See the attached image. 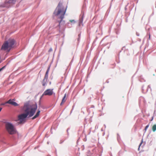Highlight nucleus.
Masks as SVG:
<instances>
[{
  "label": "nucleus",
  "instance_id": "f257e3e1",
  "mask_svg": "<svg viewBox=\"0 0 156 156\" xmlns=\"http://www.w3.org/2000/svg\"><path fill=\"white\" fill-rule=\"evenodd\" d=\"M37 108V105L36 104L30 105L28 102L25 103L23 107L21 109V110L25 113L21 114L18 116L19 120L22 122L28 115L29 117H32L34 114Z\"/></svg>",
  "mask_w": 156,
  "mask_h": 156
},
{
  "label": "nucleus",
  "instance_id": "f03ea898",
  "mask_svg": "<svg viewBox=\"0 0 156 156\" xmlns=\"http://www.w3.org/2000/svg\"><path fill=\"white\" fill-rule=\"evenodd\" d=\"M67 8L66 6H65L63 5L62 2L60 1L54 12V16L61 20L59 22V24H60L62 20L64 18Z\"/></svg>",
  "mask_w": 156,
  "mask_h": 156
},
{
  "label": "nucleus",
  "instance_id": "7ed1b4c3",
  "mask_svg": "<svg viewBox=\"0 0 156 156\" xmlns=\"http://www.w3.org/2000/svg\"><path fill=\"white\" fill-rule=\"evenodd\" d=\"M15 41L14 39L10 38L5 41L2 44L1 49L2 50L9 52L13 47Z\"/></svg>",
  "mask_w": 156,
  "mask_h": 156
},
{
  "label": "nucleus",
  "instance_id": "20e7f679",
  "mask_svg": "<svg viewBox=\"0 0 156 156\" xmlns=\"http://www.w3.org/2000/svg\"><path fill=\"white\" fill-rule=\"evenodd\" d=\"M5 127L6 130L10 134H15L16 132V130L13 124L9 122L5 124Z\"/></svg>",
  "mask_w": 156,
  "mask_h": 156
},
{
  "label": "nucleus",
  "instance_id": "39448f33",
  "mask_svg": "<svg viewBox=\"0 0 156 156\" xmlns=\"http://www.w3.org/2000/svg\"><path fill=\"white\" fill-rule=\"evenodd\" d=\"M53 89H48L46 90L43 93L42 97L44 95L51 96L54 94Z\"/></svg>",
  "mask_w": 156,
  "mask_h": 156
},
{
  "label": "nucleus",
  "instance_id": "423d86ee",
  "mask_svg": "<svg viewBox=\"0 0 156 156\" xmlns=\"http://www.w3.org/2000/svg\"><path fill=\"white\" fill-rule=\"evenodd\" d=\"M13 100H14V99H10L8 101L6 102L5 103H8L9 104H10L15 106H18V104L16 102L14 101H13Z\"/></svg>",
  "mask_w": 156,
  "mask_h": 156
},
{
  "label": "nucleus",
  "instance_id": "0eeeda50",
  "mask_svg": "<svg viewBox=\"0 0 156 156\" xmlns=\"http://www.w3.org/2000/svg\"><path fill=\"white\" fill-rule=\"evenodd\" d=\"M48 72H46L44 78L42 82V85L43 86H45L46 84V82L48 78Z\"/></svg>",
  "mask_w": 156,
  "mask_h": 156
},
{
  "label": "nucleus",
  "instance_id": "6e6552de",
  "mask_svg": "<svg viewBox=\"0 0 156 156\" xmlns=\"http://www.w3.org/2000/svg\"><path fill=\"white\" fill-rule=\"evenodd\" d=\"M66 94H65L64 95V96L63 97L62 100V102L60 104V105H62L66 101Z\"/></svg>",
  "mask_w": 156,
  "mask_h": 156
},
{
  "label": "nucleus",
  "instance_id": "1a4fd4ad",
  "mask_svg": "<svg viewBox=\"0 0 156 156\" xmlns=\"http://www.w3.org/2000/svg\"><path fill=\"white\" fill-rule=\"evenodd\" d=\"M40 110H38L36 114L35 115V116H34L33 118L32 119H34L37 117L39 115L40 113Z\"/></svg>",
  "mask_w": 156,
  "mask_h": 156
},
{
  "label": "nucleus",
  "instance_id": "9d476101",
  "mask_svg": "<svg viewBox=\"0 0 156 156\" xmlns=\"http://www.w3.org/2000/svg\"><path fill=\"white\" fill-rule=\"evenodd\" d=\"M16 1V0H9L8 2H7L6 3H12L14 4Z\"/></svg>",
  "mask_w": 156,
  "mask_h": 156
},
{
  "label": "nucleus",
  "instance_id": "9b49d317",
  "mask_svg": "<svg viewBox=\"0 0 156 156\" xmlns=\"http://www.w3.org/2000/svg\"><path fill=\"white\" fill-rule=\"evenodd\" d=\"M152 130L154 132L156 130V125H154L152 127Z\"/></svg>",
  "mask_w": 156,
  "mask_h": 156
},
{
  "label": "nucleus",
  "instance_id": "f8f14e48",
  "mask_svg": "<svg viewBox=\"0 0 156 156\" xmlns=\"http://www.w3.org/2000/svg\"><path fill=\"white\" fill-rule=\"evenodd\" d=\"M83 21V18H82L81 20L80 21L79 23V25L80 26L81 25H83L82 23Z\"/></svg>",
  "mask_w": 156,
  "mask_h": 156
},
{
  "label": "nucleus",
  "instance_id": "ddd939ff",
  "mask_svg": "<svg viewBox=\"0 0 156 156\" xmlns=\"http://www.w3.org/2000/svg\"><path fill=\"white\" fill-rule=\"evenodd\" d=\"M149 124L147 125L145 127V131H146L147 129L148 128V127L149 126Z\"/></svg>",
  "mask_w": 156,
  "mask_h": 156
},
{
  "label": "nucleus",
  "instance_id": "4468645a",
  "mask_svg": "<svg viewBox=\"0 0 156 156\" xmlns=\"http://www.w3.org/2000/svg\"><path fill=\"white\" fill-rule=\"evenodd\" d=\"M142 142H143V140H142V141H141V142L140 143V144L139 145V147L138 149V150L139 149L140 147V146L142 144Z\"/></svg>",
  "mask_w": 156,
  "mask_h": 156
},
{
  "label": "nucleus",
  "instance_id": "2eb2a0df",
  "mask_svg": "<svg viewBox=\"0 0 156 156\" xmlns=\"http://www.w3.org/2000/svg\"><path fill=\"white\" fill-rule=\"evenodd\" d=\"M5 67H3L2 68L0 69V72H1V71H2L3 69Z\"/></svg>",
  "mask_w": 156,
  "mask_h": 156
},
{
  "label": "nucleus",
  "instance_id": "dca6fc26",
  "mask_svg": "<svg viewBox=\"0 0 156 156\" xmlns=\"http://www.w3.org/2000/svg\"><path fill=\"white\" fill-rule=\"evenodd\" d=\"M49 68H48V69H47V70L46 72H48H48H49Z\"/></svg>",
  "mask_w": 156,
  "mask_h": 156
},
{
  "label": "nucleus",
  "instance_id": "f3484780",
  "mask_svg": "<svg viewBox=\"0 0 156 156\" xmlns=\"http://www.w3.org/2000/svg\"><path fill=\"white\" fill-rule=\"evenodd\" d=\"M70 21L71 22H72V23L73 22L74 23V22H75V21H74V20H70Z\"/></svg>",
  "mask_w": 156,
  "mask_h": 156
},
{
  "label": "nucleus",
  "instance_id": "a211bd4d",
  "mask_svg": "<svg viewBox=\"0 0 156 156\" xmlns=\"http://www.w3.org/2000/svg\"><path fill=\"white\" fill-rule=\"evenodd\" d=\"M2 109V108L0 107V112L1 111Z\"/></svg>",
  "mask_w": 156,
  "mask_h": 156
},
{
  "label": "nucleus",
  "instance_id": "6ab92c4d",
  "mask_svg": "<svg viewBox=\"0 0 156 156\" xmlns=\"http://www.w3.org/2000/svg\"><path fill=\"white\" fill-rule=\"evenodd\" d=\"M5 104H6V103H4H4H3V104H1V105H5Z\"/></svg>",
  "mask_w": 156,
  "mask_h": 156
},
{
  "label": "nucleus",
  "instance_id": "aec40b11",
  "mask_svg": "<svg viewBox=\"0 0 156 156\" xmlns=\"http://www.w3.org/2000/svg\"><path fill=\"white\" fill-rule=\"evenodd\" d=\"M50 51H52V49L51 48V49H50Z\"/></svg>",
  "mask_w": 156,
  "mask_h": 156
},
{
  "label": "nucleus",
  "instance_id": "412c9836",
  "mask_svg": "<svg viewBox=\"0 0 156 156\" xmlns=\"http://www.w3.org/2000/svg\"><path fill=\"white\" fill-rule=\"evenodd\" d=\"M150 34L149 35V38H150Z\"/></svg>",
  "mask_w": 156,
  "mask_h": 156
}]
</instances>
